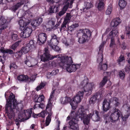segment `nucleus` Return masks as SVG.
I'll list each match as a JSON object with an SVG mask.
<instances>
[{
    "instance_id": "f257e3e1",
    "label": "nucleus",
    "mask_w": 130,
    "mask_h": 130,
    "mask_svg": "<svg viewBox=\"0 0 130 130\" xmlns=\"http://www.w3.org/2000/svg\"><path fill=\"white\" fill-rule=\"evenodd\" d=\"M18 104L15 95L12 93H11L9 98L7 100L5 109L8 118H6L7 122V125H11L13 124V120L15 117V112L19 111L20 109L19 108H16Z\"/></svg>"
},
{
    "instance_id": "f03ea898",
    "label": "nucleus",
    "mask_w": 130,
    "mask_h": 130,
    "mask_svg": "<svg viewBox=\"0 0 130 130\" xmlns=\"http://www.w3.org/2000/svg\"><path fill=\"white\" fill-rule=\"evenodd\" d=\"M58 55L57 65H59L64 69H66L68 72H74L80 68L81 64H72L73 61L71 57H68L67 56Z\"/></svg>"
},
{
    "instance_id": "7ed1b4c3",
    "label": "nucleus",
    "mask_w": 130,
    "mask_h": 130,
    "mask_svg": "<svg viewBox=\"0 0 130 130\" xmlns=\"http://www.w3.org/2000/svg\"><path fill=\"white\" fill-rule=\"evenodd\" d=\"M76 118H80L83 120L85 125H88L90 118L95 122L99 121L100 120L99 112L93 109L92 110L91 112L87 115L84 110L80 109L76 113Z\"/></svg>"
},
{
    "instance_id": "20e7f679",
    "label": "nucleus",
    "mask_w": 130,
    "mask_h": 130,
    "mask_svg": "<svg viewBox=\"0 0 130 130\" xmlns=\"http://www.w3.org/2000/svg\"><path fill=\"white\" fill-rule=\"evenodd\" d=\"M120 20L119 18H117L112 20L111 22V26L112 30L109 32L107 36L108 39H111L109 46L111 47L116 45L114 37L118 33L117 26L121 23Z\"/></svg>"
},
{
    "instance_id": "39448f33",
    "label": "nucleus",
    "mask_w": 130,
    "mask_h": 130,
    "mask_svg": "<svg viewBox=\"0 0 130 130\" xmlns=\"http://www.w3.org/2000/svg\"><path fill=\"white\" fill-rule=\"evenodd\" d=\"M95 86L93 83H89V79L87 78L81 82L79 87L83 88V92L86 93V96H88L91 94L93 89L94 88Z\"/></svg>"
},
{
    "instance_id": "423d86ee",
    "label": "nucleus",
    "mask_w": 130,
    "mask_h": 130,
    "mask_svg": "<svg viewBox=\"0 0 130 130\" xmlns=\"http://www.w3.org/2000/svg\"><path fill=\"white\" fill-rule=\"evenodd\" d=\"M54 58H57V55L55 56L51 55L50 54L49 51L47 48H45L44 52L43 54L40 56L41 61L44 62L53 59Z\"/></svg>"
},
{
    "instance_id": "0eeeda50",
    "label": "nucleus",
    "mask_w": 130,
    "mask_h": 130,
    "mask_svg": "<svg viewBox=\"0 0 130 130\" xmlns=\"http://www.w3.org/2000/svg\"><path fill=\"white\" fill-rule=\"evenodd\" d=\"M121 114L120 111L118 109L114 108L112 113L110 116V120L111 122H115L116 121L119 120V117L121 116Z\"/></svg>"
},
{
    "instance_id": "6e6552de",
    "label": "nucleus",
    "mask_w": 130,
    "mask_h": 130,
    "mask_svg": "<svg viewBox=\"0 0 130 130\" xmlns=\"http://www.w3.org/2000/svg\"><path fill=\"white\" fill-rule=\"evenodd\" d=\"M8 22L7 18L2 16L0 18V31L2 32L8 27Z\"/></svg>"
},
{
    "instance_id": "1a4fd4ad",
    "label": "nucleus",
    "mask_w": 130,
    "mask_h": 130,
    "mask_svg": "<svg viewBox=\"0 0 130 130\" xmlns=\"http://www.w3.org/2000/svg\"><path fill=\"white\" fill-rule=\"evenodd\" d=\"M23 32L21 33L20 35L21 37L25 38L29 37L32 32V30L30 26L25 27L24 29Z\"/></svg>"
},
{
    "instance_id": "9d476101",
    "label": "nucleus",
    "mask_w": 130,
    "mask_h": 130,
    "mask_svg": "<svg viewBox=\"0 0 130 130\" xmlns=\"http://www.w3.org/2000/svg\"><path fill=\"white\" fill-rule=\"evenodd\" d=\"M71 17L70 13H67L66 15L64 18L63 23L61 26V30L63 29V30H66L65 29L66 27V25L69 22Z\"/></svg>"
},
{
    "instance_id": "9b49d317",
    "label": "nucleus",
    "mask_w": 130,
    "mask_h": 130,
    "mask_svg": "<svg viewBox=\"0 0 130 130\" xmlns=\"http://www.w3.org/2000/svg\"><path fill=\"white\" fill-rule=\"evenodd\" d=\"M46 35L45 33H41L38 36L37 43L40 45H41L45 43L46 39Z\"/></svg>"
},
{
    "instance_id": "f8f14e48",
    "label": "nucleus",
    "mask_w": 130,
    "mask_h": 130,
    "mask_svg": "<svg viewBox=\"0 0 130 130\" xmlns=\"http://www.w3.org/2000/svg\"><path fill=\"white\" fill-rule=\"evenodd\" d=\"M101 97V94L100 93L96 92L90 98L89 101V104H94L96 100H99L100 99Z\"/></svg>"
},
{
    "instance_id": "ddd939ff",
    "label": "nucleus",
    "mask_w": 130,
    "mask_h": 130,
    "mask_svg": "<svg viewBox=\"0 0 130 130\" xmlns=\"http://www.w3.org/2000/svg\"><path fill=\"white\" fill-rule=\"evenodd\" d=\"M75 120L74 118L72 119L69 122V128L73 130H79V128L78 124L75 121Z\"/></svg>"
},
{
    "instance_id": "4468645a",
    "label": "nucleus",
    "mask_w": 130,
    "mask_h": 130,
    "mask_svg": "<svg viewBox=\"0 0 130 130\" xmlns=\"http://www.w3.org/2000/svg\"><path fill=\"white\" fill-rule=\"evenodd\" d=\"M111 101L109 100L108 101L106 99H104L103 103V109L104 111H107L111 107L110 105Z\"/></svg>"
},
{
    "instance_id": "2eb2a0df",
    "label": "nucleus",
    "mask_w": 130,
    "mask_h": 130,
    "mask_svg": "<svg viewBox=\"0 0 130 130\" xmlns=\"http://www.w3.org/2000/svg\"><path fill=\"white\" fill-rule=\"evenodd\" d=\"M24 47H23L21 49L14 53V55L15 57L18 58H20L23 54H25L28 52V51L26 52V50L25 49Z\"/></svg>"
},
{
    "instance_id": "dca6fc26",
    "label": "nucleus",
    "mask_w": 130,
    "mask_h": 130,
    "mask_svg": "<svg viewBox=\"0 0 130 130\" xmlns=\"http://www.w3.org/2000/svg\"><path fill=\"white\" fill-rule=\"evenodd\" d=\"M83 38L86 40H88L91 36V32L88 29H85L82 31Z\"/></svg>"
},
{
    "instance_id": "f3484780",
    "label": "nucleus",
    "mask_w": 130,
    "mask_h": 130,
    "mask_svg": "<svg viewBox=\"0 0 130 130\" xmlns=\"http://www.w3.org/2000/svg\"><path fill=\"white\" fill-rule=\"evenodd\" d=\"M17 79L19 81L23 82L28 83L29 81L28 76L24 74L18 75L17 77Z\"/></svg>"
},
{
    "instance_id": "a211bd4d",
    "label": "nucleus",
    "mask_w": 130,
    "mask_h": 130,
    "mask_svg": "<svg viewBox=\"0 0 130 130\" xmlns=\"http://www.w3.org/2000/svg\"><path fill=\"white\" fill-rule=\"evenodd\" d=\"M24 47L26 51H28V52L31 49L36 48V46L35 45V43L33 40H31L29 43L26 44V46ZM26 52H27V51Z\"/></svg>"
},
{
    "instance_id": "6ab92c4d",
    "label": "nucleus",
    "mask_w": 130,
    "mask_h": 130,
    "mask_svg": "<svg viewBox=\"0 0 130 130\" xmlns=\"http://www.w3.org/2000/svg\"><path fill=\"white\" fill-rule=\"evenodd\" d=\"M85 93L83 91L78 92L76 95L73 98L78 103H80L81 100L83 98L84 94Z\"/></svg>"
},
{
    "instance_id": "aec40b11",
    "label": "nucleus",
    "mask_w": 130,
    "mask_h": 130,
    "mask_svg": "<svg viewBox=\"0 0 130 130\" xmlns=\"http://www.w3.org/2000/svg\"><path fill=\"white\" fill-rule=\"evenodd\" d=\"M24 4V0H21L20 2L17 3L15 5L12 6L11 8V9L14 12L18 8Z\"/></svg>"
},
{
    "instance_id": "412c9836",
    "label": "nucleus",
    "mask_w": 130,
    "mask_h": 130,
    "mask_svg": "<svg viewBox=\"0 0 130 130\" xmlns=\"http://www.w3.org/2000/svg\"><path fill=\"white\" fill-rule=\"evenodd\" d=\"M70 100V97L67 96L62 97L60 99L61 103L63 104H66L69 103Z\"/></svg>"
},
{
    "instance_id": "4be33fe9",
    "label": "nucleus",
    "mask_w": 130,
    "mask_h": 130,
    "mask_svg": "<svg viewBox=\"0 0 130 130\" xmlns=\"http://www.w3.org/2000/svg\"><path fill=\"white\" fill-rule=\"evenodd\" d=\"M32 113L31 109H27L24 111V115L26 117V120L28 119L30 117Z\"/></svg>"
},
{
    "instance_id": "5701e85b",
    "label": "nucleus",
    "mask_w": 130,
    "mask_h": 130,
    "mask_svg": "<svg viewBox=\"0 0 130 130\" xmlns=\"http://www.w3.org/2000/svg\"><path fill=\"white\" fill-rule=\"evenodd\" d=\"M130 115V107H129L128 108V110L127 111V113L125 115H124L123 116L121 114V118L122 120L125 122H126L129 116Z\"/></svg>"
},
{
    "instance_id": "b1692460",
    "label": "nucleus",
    "mask_w": 130,
    "mask_h": 130,
    "mask_svg": "<svg viewBox=\"0 0 130 130\" xmlns=\"http://www.w3.org/2000/svg\"><path fill=\"white\" fill-rule=\"evenodd\" d=\"M19 24L20 25V29L21 30H23L25 27L27 26V24L23 20L21 19L19 20Z\"/></svg>"
},
{
    "instance_id": "393cba45",
    "label": "nucleus",
    "mask_w": 130,
    "mask_h": 130,
    "mask_svg": "<svg viewBox=\"0 0 130 130\" xmlns=\"http://www.w3.org/2000/svg\"><path fill=\"white\" fill-rule=\"evenodd\" d=\"M105 4L104 2V0H99L98 3L97 8L99 11H101L104 9Z\"/></svg>"
},
{
    "instance_id": "a878e982",
    "label": "nucleus",
    "mask_w": 130,
    "mask_h": 130,
    "mask_svg": "<svg viewBox=\"0 0 130 130\" xmlns=\"http://www.w3.org/2000/svg\"><path fill=\"white\" fill-rule=\"evenodd\" d=\"M45 114L46 115L48 114V115H49L50 116H52L53 114V112L52 110V108L50 107V103H48L47 104V106L46 107V109L45 110Z\"/></svg>"
},
{
    "instance_id": "bb28decb",
    "label": "nucleus",
    "mask_w": 130,
    "mask_h": 130,
    "mask_svg": "<svg viewBox=\"0 0 130 130\" xmlns=\"http://www.w3.org/2000/svg\"><path fill=\"white\" fill-rule=\"evenodd\" d=\"M107 65L106 63H103L102 64V63H100L98 66V69L100 70H103L105 71L106 70L107 68Z\"/></svg>"
},
{
    "instance_id": "cd10ccee",
    "label": "nucleus",
    "mask_w": 130,
    "mask_h": 130,
    "mask_svg": "<svg viewBox=\"0 0 130 130\" xmlns=\"http://www.w3.org/2000/svg\"><path fill=\"white\" fill-rule=\"evenodd\" d=\"M69 103L71 105L72 108L73 109H75L77 107V104H78L74 99L73 98L71 99L70 98V100L69 101Z\"/></svg>"
},
{
    "instance_id": "c85d7f7f",
    "label": "nucleus",
    "mask_w": 130,
    "mask_h": 130,
    "mask_svg": "<svg viewBox=\"0 0 130 130\" xmlns=\"http://www.w3.org/2000/svg\"><path fill=\"white\" fill-rule=\"evenodd\" d=\"M127 4V2L124 0H119V5L121 9H123L126 6Z\"/></svg>"
},
{
    "instance_id": "c756f323",
    "label": "nucleus",
    "mask_w": 130,
    "mask_h": 130,
    "mask_svg": "<svg viewBox=\"0 0 130 130\" xmlns=\"http://www.w3.org/2000/svg\"><path fill=\"white\" fill-rule=\"evenodd\" d=\"M107 76H105L103 78L102 80L100 83V87H103L107 83Z\"/></svg>"
},
{
    "instance_id": "7c9ffc66",
    "label": "nucleus",
    "mask_w": 130,
    "mask_h": 130,
    "mask_svg": "<svg viewBox=\"0 0 130 130\" xmlns=\"http://www.w3.org/2000/svg\"><path fill=\"white\" fill-rule=\"evenodd\" d=\"M84 5L85 7V8L83 9V11H84L86 9V10L92 8L93 6L91 2H84Z\"/></svg>"
},
{
    "instance_id": "2f4dec72",
    "label": "nucleus",
    "mask_w": 130,
    "mask_h": 130,
    "mask_svg": "<svg viewBox=\"0 0 130 130\" xmlns=\"http://www.w3.org/2000/svg\"><path fill=\"white\" fill-rule=\"evenodd\" d=\"M44 96L43 95L40 96L38 97H36L34 99V101L35 102H40L44 101Z\"/></svg>"
},
{
    "instance_id": "473e14b6",
    "label": "nucleus",
    "mask_w": 130,
    "mask_h": 130,
    "mask_svg": "<svg viewBox=\"0 0 130 130\" xmlns=\"http://www.w3.org/2000/svg\"><path fill=\"white\" fill-rule=\"evenodd\" d=\"M1 52L4 53H8L11 55L14 54L15 52L13 51L10 49H6V50H2Z\"/></svg>"
},
{
    "instance_id": "72a5a7b5",
    "label": "nucleus",
    "mask_w": 130,
    "mask_h": 130,
    "mask_svg": "<svg viewBox=\"0 0 130 130\" xmlns=\"http://www.w3.org/2000/svg\"><path fill=\"white\" fill-rule=\"evenodd\" d=\"M46 85V83H44L41 82L40 84L36 88V90L37 91H38L43 88Z\"/></svg>"
},
{
    "instance_id": "f704fd0d",
    "label": "nucleus",
    "mask_w": 130,
    "mask_h": 130,
    "mask_svg": "<svg viewBox=\"0 0 130 130\" xmlns=\"http://www.w3.org/2000/svg\"><path fill=\"white\" fill-rule=\"evenodd\" d=\"M78 26V24H73L70 26H69L68 29V31L69 32H71L74 30L76 27H77Z\"/></svg>"
},
{
    "instance_id": "c9c22d12",
    "label": "nucleus",
    "mask_w": 130,
    "mask_h": 130,
    "mask_svg": "<svg viewBox=\"0 0 130 130\" xmlns=\"http://www.w3.org/2000/svg\"><path fill=\"white\" fill-rule=\"evenodd\" d=\"M69 0H65V3L66 5L63 7L62 10L66 12L67 10L70 5L69 2H68Z\"/></svg>"
},
{
    "instance_id": "e433bc0d",
    "label": "nucleus",
    "mask_w": 130,
    "mask_h": 130,
    "mask_svg": "<svg viewBox=\"0 0 130 130\" xmlns=\"http://www.w3.org/2000/svg\"><path fill=\"white\" fill-rule=\"evenodd\" d=\"M54 11H55V13L57 12V7H56L55 6H51L50 8V13H54Z\"/></svg>"
},
{
    "instance_id": "4c0bfd02",
    "label": "nucleus",
    "mask_w": 130,
    "mask_h": 130,
    "mask_svg": "<svg viewBox=\"0 0 130 130\" xmlns=\"http://www.w3.org/2000/svg\"><path fill=\"white\" fill-rule=\"evenodd\" d=\"M51 116H50V115H48L46 117L45 120L46 126H47L49 125L51 121Z\"/></svg>"
},
{
    "instance_id": "58836bf2",
    "label": "nucleus",
    "mask_w": 130,
    "mask_h": 130,
    "mask_svg": "<svg viewBox=\"0 0 130 130\" xmlns=\"http://www.w3.org/2000/svg\"><path fill=\"white\" fill-rule=\"evenodd\" d=\"M21 41H19L14 43L11 46V48L14 50H15L17 47L19 45V43Z\"/></svg>"
},
{
    "instance_id": "ea45409f",
    "label": "nucleus",
    "mask_w": 130,
    "mask_h": 130,
    "mask_svg": "<svg viewBox=\"0 0 130 130\" xmlns=\"http://www.w3.org/2000/svg\"><path fill=\"white\" fill-rule=\"evenodd\" d=\"M44 107L45 105L43 104L40 103L39 104H36L34 105V109H35L37 108V107H38L42 109L44 108Z\"/></svg>"
},
{
    "instance_id": "a19ab883",
    "label": "nucleus",
    "mask_w": 130,
    "mask_h": 130,
    "mask_svg": "<svg viewBox=\"0 0 130 130\" xmlns=\"http://www.w3.org/2000/svg\"><path fill=\"white\" fill-rule=\"evenodd\" d=\"M31 25L32 26L34 27L35 28L40 25L36 20H33L32 21Z\"/></svg>"
},
{
    "instance_id": "79ce46f5",
    "label": "nucleus",
    "mask_w": 130,
    "mask_h": 130,
    "mask_svg": "<svg viewBox=\"0 0 130 130\" xmlns=\"http://www.w3.org/2000/svg\"><path fill=\"white\" fill-rule=\"evenodd\" d=\"M112 7L110 6H108L107 9L105 12L106 14L109 15L111 13L112 11Z\"/></svg>"
},
{
    "instance_id": "37998d69",
    "label": "nucleus",
    "mask_w": 130,
    "mask_h": 130,
    "mask_svg": "<svg viewBox=\"0 0 130 130\" xmlns=\"http://www.w3.org/2000/svg\"><path fill=\"white\" fill-rule=\"evenodd\" d=\"M113 100L115 101V107L116 108L119 105V102H118V100L117 98H115L113 99Z\"/></svg>"
},
{
    "instance_id": "c03bdc74",
    "label": "nucleus",
    "mask_w": 130,
    "mask_h": 130,
    "mask_svg": "<svg viewBox=\"0 0 130 130\" xmlns=\"http://www.w3.org/2000/svg\"><path fill=\"white\" fill-rule=\"evenodd\" d=\"M10 37L13 40L16 41L18 39V35L16 34L12 33Z\"/></svg>"
},
{
    "instance_id": "a18cd8bd",
    "label": "nucleus",
    "mask_w": 130,
    "mask_h": 130,
    "mask_svg": "<svg viewBox=\"0 0 130 130\" xmlns=\"http://www.w3.org/2000/svg\"><path fill=\"white\" fill-rule=\"evenodd\" d=\"M125 74L124 71L120 70L119 72V75L120 77L122 79H123L125 76Z\"/></svg>"
},
{
    "instance_id": "49530a36",
    "label": "nucleus",
    "mask_w": 130,
    "mask_h": 130,
    "mask_svg": "<svg viewBox=\"0 0 130 130\" xmlns=\"http://www.w3.org/2000/svg\"><path fill=\"white\" fill-rule=\"evenodd\" d=\"M49 25H50L51 26V27L50 28L52 29L54 27L55 24V22L52 20H50L48 21V22Z\"/></svg>"
},
{
    "instance_id": "de8ad7c7",
    "label": "nucleus",
    "mask_w": 130,
    "mask_h": 130,
    "mask_svg": "<svg viewBox=\"0 0 130 130\" xmlns=\"http://www.w3.org/2000/svg\"><path fill=\"white\" fill-rule=\"evenodd\" d=\"M126 35H130V26H127L125 27Z\"/></svg>"
},
{
    "instance_id": "09e8293b",
    "label": "nucleus",
    "mask_w": 130,
    "mask_h": 130,
    "mask_svg": "<svg viewBox=\"0 0 130 130\" xmlns=\"http://www.w3.org/2000/svg\"><path fill=\"white\" fill-rule=\"evenodd\" d=\"M55 90H54L51 93L50 98L49 100V102H51V100L52 99L54 96V93L55 92Z\"/></svg>"
},
{
    "instance_id": "8fccbe9b",
    "label": "nucleus",
    "mask_w": 130,
    "mask_h": 130,
    "mask_svg": "<svg viewBox=\"0 0 130 130\" xmlns=\"http://www.w3.org/2000/svg\"><path fill=\"white\" fill-rule=\"evenodd\" d=\"M101 57L100 58H98L97 59V62L98 63H99V64L100 63H102L103 61V56L102 53L101 54Z\"/></svg>"
},
{
    "instance_id": "3c124183",
    "label": "nucleus",
    "mask_w": 130,
    "mask_h": 130,
    "mask_svg": "<svg viewBox=\"0 0 130 130\" xmlns=\"http://www.w3.org/2000/svg\"><path fill=\"white\" fill-rule=\"evenodd\" d=\"M17 66L15 63H10V68L11 69L12 68L16 69L17 68Z\"/></svg>"
},
{
    "instance_id": "603ef678",
    "label": "nucleus",
    "mask_w": 130,
    "mask_h": 130,
    "mask_svg": "<svg viewBox=\"0 0 130 130\" xmlns=\"http://www.w3.org/2000/svg\"><path fill=\"white\" fill-rule=\"evenodd\" d=\"M87 40L84 38H83L80 37L79 38L78 42L80 43H83L85 42Z\"/></svg>"
},
{
    "instance_id": "864d4df0",
    "label": "nucleus",
    "mask_w": 130,
    "mask_h": 130,
    "mask_svg": "<svg viewBox=\"0 0 130 130\" xmlns=\"http://www.w3.org/2000/svg\"><path fill=\"white\" fill-rule=\"evenodd\" d=\"M45 111L43 110L40 113H38L39 117H41L42 118H44L45 114Z\"/></svg>"
},
{
    "instance_id": "5fc2aeb1",
    "label": "nucleus",
    "mask_w": 130,
    "mask_h": 130,
    "mask_svg": "<svg viewBox=\"0 0 130 130\" xmlns=\"http://www.w3.org/2000/svg\"><path fill=\"white\" fill-rule=\"evenodd\" d=\"M124 60V58L123 56H121L119 57L118 60V62L119 64H120V62Z\"/></svg>"
},
{
    "instance_id": "6e6d98bb",
    "label": "nucleus",
    "mask_w": 130,
    "mask_h": 130,
    "mask_svg": "<svg viewBox=\"0 0 130 130\" xmlns=\"http://www.w3.org/2000/svg\"><path fill=\"white\" fill-rule=\"evenodd\" d=\"M29 79V82L30 81H33L35 80L36 78V76L34 75H32L30 78L28 76Z\"/></svg>"
},
{
    "instance_id": "4d7b16f0",
    "label": "nucleus",
    "mask_w": 130,
    "mask_h": 130,
    "mask_svg": "<svg viewBox=\"0 0 130 130\" xmlns=\"http://www.w3.org/2000/svg\"><path fill=\"white\" fill-rule=\"evenodd\" d=\"M55 40L56 42H57V36L56 35L53 34L52 36V39L51 40V41H53L54 40Z\"/></svg>"
},
{
    "instance_id": "13d9d810",
    "label": "nucleus",
    "mask_w": 130,
    "mask_h": 130,
    "mask_svg": "<svg viewBox=\"0 0 130 130\" xmlns=\"http://www.w3.org/2000/svg\"><path fill=\"white\" fill-rule=\"evenodd\" d=\"M104 44L103 43L101 44L99 47V53H101V52H102L103 48L104 47Z\"/></svg>"
},
{
    "instance_id": "bf43d9fd",
    "label": "nucleus",
    "mask_w": 130,
    "mask_h": 130,
    "mask_svg": "<svg viewBox=\"0 0 130 130\" xmlns=\"http://www.w3.org/2000/svg\"><path fill=\"white\" fill-rule=\"evenodd\" d=\"M36 21H37V22L40 25V24L42 22L43 19L41 18H39L37 19H36Z\"/></svg>"
},
{
    "instance_id": "052dcab7",
    "label": "nucleus",
    "mask_w": 130,
    "mask_h": 130,
    "mask_svg": "<svg viewBox=\"0 0 130 130\" xmlns=\"http://www.w3.org/2000/svg\"><path fill=\"white\" fill-rule=\"evenodd\" d=\"M36 21H37V22L40 25V24L42 22L43 19L41 18H39L37 19H36Z\"/></svg>"
},
{
    "instance_id": "680f3d73",
    "label": "nucleus",
    "mask_w": 130,
    "mask_h": 130,
    "mask_svg": "<svg viewBox=\"0 0 130 130\" xmlns=\"http://www.w3.org/2000/svg\"><path fill=\"white\" fill-rule=\"evenodd\" d=\"M121 47L123 50H125L126 48V46L125 44V42L123 41L122 43Z\"/></svg>"
},
{
    "instance_id": "e2e57ef3",
    "label": "nucleus",
    "mask_w": 130,
    "mask_h": 130,
    "mask_svg": "<svg viewBox=\"0 0 130 130\" xmlns=\"http://www.w3.org/2000/svg\"><path fill=\"white\" fill-rule=\"evenodd\" d=\"M125 70V71H128L130 70V64H128L126 66Z\"/></svg>"
},
{
    "instance_id": "0e129e2a",
    "label": "nucleus",
    "mask_w": 130,
    "mask_h": 130,
    "mask_svg": "<svg viewBox=\"0 0 130 130\" xmlns=\"http://www.w3.org/2000/svg\"><path fill=\"white\" fill-rule=\"evenodd\" d=\"M65 12H66L65 11H64L62 10L61 11L59 12L58 13V15L60 16H61V15H63Z\"/></svg>"
},
{
    "instance_id": "69168bd1",
    "label": "nucleus",
    "mask_w": 130,
    "mask_h": 130,
    "mask_svg": "<svg viewBox=\"0 0 130 130\" xmlns=\"http://www.w3.org/2000/svg\"><path fill=\"white\" fill-rule=\"evenodd\" d=\"M50 75H55L56 74V71L55 70H54L52 71L51 73H49Z\"/></svg>"
},
{
    "instance_id": "338daca9",
    "label": "nucleus",
    "mask_w": 130,
    "mask_h": 130,
    "mask_svg": "<svg viewBox=\"0 0 130 130\" xmlns=\"http://www.w3.org/2000/svg\"><path fill=\"white\" fill-rule=\"evenodd\" d=\"M16 0H5L4 1V4H6L7 3H9L11 2H13Z\"/></svg>"
},
{
    "instance_id": "774afa93",
    "label": "nucleus",
    "mask_w": 130,
    "mask_h": 130,
    "mask_svg": "<svg viewBox=\"0 0 130 130\" xmlns=\"http://www.w3.org/2000/svg\"><path fill=\"white\" fill-rule=\"evenodd\" d=\"M57 45H54L53 44L52 46H51V47L54 50L56 51H57V49H56Z\"/></svg>"
}]
</instances>
